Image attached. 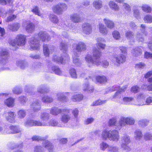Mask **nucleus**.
<instances>
[{
    "label": "nucleus",
    "mask_w": 152,
    "mask_h": 152,
    "mask_svg": "<svg viewBox=\"0 0 152 152\" xmlns=\"http://www.w3.org/2000/svg\"><path fill=\"white\" fill-rule=\"evenodd\" d=\"M145 65L142 63H140L137 64L135 65V67L137 68H142L145 67Z\"/></svg>",
    "instance_id": "obj_61"
},
{
    "label": "nucleus",
    "mask_w": 152,
    "mask_h": 152,
    "mask_svg": "<svg viewBox=\"0 0 152 152\" xmlns=\"http://www.w3.org/2000/svg\"><path fill=\"white\" fill-rule=\"evenodd\" d=\"M20 26V24L19 23H16L12 25H9V28L10 30L13 31H17Z\"/></svg>",
    "instance_id": "obj_43"
},
{
    "label": "nucleus",
    "mask_w": 152,
    "mask_h": 152,
    "mask_svg": "<svg viewBox=\"0 0 152 152\" xmlns=\"http://www.w3.org/2000/svg\"><path fill=\"white\" fill-rule=\"evenodd\" d=\"M50 52V50L49 49L48 47L46 45H45L43 47V53L45 55L48 56Z\"/></svg>",
    "instance_id": "obj_49"
},
{
    "label": "nucleus",
    "mask_w": 152,
    "mask_h": 152,
    "mask_svg": "<svg viewBox=\"0 0 152 152\" xmlns=\"http://www.w3.org/2000/svg\"><path fill=\"white\" fill-rule=\"evenodd\" d=\"M24 125L27 127L33 126H43V123L39 121L30 119L27 120L25 122Z\"/></svg>",
    "instance_id": "obj_12"
},
{
    "label": "nucleus",
    "mask_w": 152,
    "mask_h": 152,
    "mask_svg": "<svg viewBox=\"0 0 152 152\" xmlns=\"http://www.w3.org/2000/svg\"><path fill=\"white\" fill-rule=\"evenodd\" d=\"M82 28L83 33L86 35L90 34L92 31L91 26L88 23H83L82 26Z\"/></svg>",
    "instance_id": "obj_19"
},
{
    "label": "nucleus",
    "mask_w": 152,
    "mask_h": 152,
    "mask_svg": "<svg viewBox=\"0 0 152 152\" xmlns=\"http://www.w3.org/2000/svg\"><path fill=\"white\" fill-rule=\"evenodd\" d=\"M70 73L72 78H76L77 74L75 69H71L70 70Z\"/></svg>",
    "instance_id": "obj_52"
},
{
    "label": "nucleus",
    "mask_w": 152,
    "mask_h": 152,
    "mask_svg": "<svg viewBox=\"0 0 152 152\" xmlns=\"http://www.w3.org/2000/svg\"><path fill=\"white\" fill-rule=\"evenodd\" d=\"M141 7L142 10L144 12L147 13H150L151 12V7L147 4H143Z\"/></svg>",
    "instance_id": "obj_39"
},
{
    "label": "nucleus",
    "mask_w": 152,
    "mask_h": 152,
    "mask_svg": "<svg viewBox=\"0 0 152 152\" xmlns=\"http://www.w3.org/2000/svg\"><path fill=\"white\" fill-rule=\"evenodd\" d=\"M130 142L129 137L126 134L124 135L121 137V148L125 150H130V148L129 146V144Z\"/></svg>",
    "instance_id": "obj_10"
},
{
    "label": "nucleus",
    "mask_w": 152,
    "mask_h": 152,
    "mask_svg": "<svg viewBox=\"0 0 152 152\" xmlns=\"http://www.w3.org/2000/svg\"><path fill=\"white\" fill-rule=\"evenodd\" d=\"M61 57V58L55 56L54 57L53 59L55 61L62 64L64 63L65 61H68L69 59V56L66 53H64Z\"/></svg>",
    "instance_id": "obj_16"
},
{
    "label": "nucleus",
    "mask_w": 152,
    "mask_h": 152,
    "mask_svg": "<svg viewBox=\"0 0 152 152\" xmlns=\"http://www.w3.org/2000/svg\"><path fill=\"white\" fill-rule=\"evenodd\" d=\"M146 95L144 94H140L138 95L136 100L134 99V105L141 106L146 104L145 99Z\"/></svg>",
    "instance_id": "obj_11"
},
{
    "label": "nucleus",
    "mask_w": 152,
    "mask_h": 152,
    "mask_svg": "<svg viewBox=\"0 0 152 152\" xmlns=\"http://www.w3.org/2000/svg\"><path fill=\"white\" fill-rule=\"evenodd\" d=\"M70 19L72 22L75 23H78L81 21L79 15L77 13L71 15Z\"/></svg>",
    "instance_id": "obj_26"
},
{
    "label": "nucleus",
    "mask_w": 152,
    "mask_h": 152,
    "mask_svg": "<svg viewBox=\"0 0 152 152\" xmlns=\"http://www.w3.org/2000/svg\"><path fill=\"white\" fill-rule=\"evenodd\" d=\"M94 119L93 118H87L84 122L86 124H88L92 123L94 121Z\"/></svg>",
    "instance_id": "obj_57"
},
{
    "label": "nucleus",
    "mask_w": 152,
    "mask_h": 152,
    "mask_svg": "<svg viewBox=\"0 0 152 152\" xmlns=\"http://www.w3.org/2000/svg\"><path fill=\"white\" fill-rule=\"evenodd\" d=\"M144 57L147 59L151 58H152V54L150 53L146 52L144 54Z\"/></svg>",
    "instance_id": "obj_60"
},
{
    "label": "nucleus",
    "mask_w": 152,
    "mask_h": 152,
    "mask_svg": "<svg viewBox=\"0 0 152 152\" xmlns=\"http://www.w3.org/2000/svg\"><path fill=\"white\" fill-rule=\"evenodd\" d=\"M31 107L34 111L39 110L40 109V105L38 102H34L31 104Z\"/></svg>",
    "instance_id": "obj_40"
},
{
    "label": "nucleus",
    "mask_w": 152,
    "mask_h": 152,
    "mask_svg": "<svg viewBox=\"0 0 152 152\" xmlns=\"http://www.w3.org/2000/svg\"><path fill=\"white\" fill-rule=\"evenodd\" d=\"M125 119H128L129 120L126 121V124L129 125H132L134 124V120L132 118L130 117H125Z\"/></svg>",
    "instance_id": "obj_55"
},
{
    "label": "nucleus",
    "mask_w": 152,
    "mask_h": 152,
    "mask_svg": "<svg viewBox=\"0 0 152 152\" xmlns=\"http://www.w3.org/2000/svg\"><path fill=\"white\" fill-rule=\"evenodd\" d=\"M13 91L15 94H19L21 92V91L20 89L18 87L14 88L13 89Z\"/></svg>",
    "instance_id": "obj_62"
},
{
    "label": "nucleus",
    "mask_w": 152,
    "mask_h": 152,
    "mask_svg": "<svg viewBox=\"0 0 152 152\" xmlns=\"http://www.w3.org/2000/svg\"><path fill=\"white\" fill-rule=\"evenodd\" d=\"M112 35L114 38L116 40H118L120 38V33L117 31H114L113 32Z\"/></svg>",
    "instance_id": "obj_46"
},
{
    "label": "nucleus",
    "mask_w": 152,
    "mask_h": 152,
    "mask_svg": "<svg viewBox=\"0 0 152 152\" xmlns=\"http://www.w3.org/2000/svg\"><path fill=\"white\" fill-rule=\"evenodd\" d=\"M119 49L123 53L125 54L127 53V49L124 46L120 47Z\"/></svg>",
    "instance_id": "obj_58"
},
{
    "label": "nucleus",
    "mask_w": 152,
    "mask_h": 152,
    "mask_svg": "<svg viewBox=\"0 0 152 152\" xmlns=\"http://www.w3.org/2000/svg\"><path fill=\"white\" fill-rule=\"evenodd\" d=\"M93 56L95 58V60H94L91 55L88 54L85 57V58L87 64L89 67H91L93 65H96L98 66L101 63V61L99 58H96Z\"/></svg>",
    "instance_id": "obj_9"
},
{
    "label": "nucleus",
    "mask_w": 152,
    "mask_h": 152,
    "mask_svg": "<svg viewBox=\"0 0 152 152\" xmlns=\"http://www.w3.org/2000/svg\"><path fill=\"white\" fill-rule=\"evenodd\" d=\"M144 20L145 23H150L152 22V17L150 15H147L145 16Z\"/></svg>",
    "instance_id": "obj_47"
},
{
    "label": "nucleus",
    "mask_w": 152,
    "mask_h": 152,
    "mask_svg": "<svg viewBox=\"0 0 152 152\" xmlns=\"http://www.w3.org/2000/svg\"><path fill=\"white\" fill-rule=\"evenodd\" d=\"M142 137L141 132L139 130H136L134 134V138L136 140H139Z\"/></svg>",
    "instance_id": "obj_38"
},
{
    "label": "nucleus",
    "mask_w": 152,
    "mask_h": 152,
    "mask_svg": "<svg viewBox=\"0 0 152 152\" xmlns=\"http://www.w3.org/2000/svg\"><path fill=\"white\" fill-rule=\"evenodd\" d=\"M15 113L11 111L5 112L4 114V116L6 120L11 123L15 121Z\"/></svg>",
    "instance_id": "obj_13"
},
{
    "label": "nucleus",
    "mask_w": 152,
    "mask_h": 152,
    "mask_svg": "<svg viewBox=\"0 0 152 152\" xmlns=\"http://www.w3.org/2000/svg\"><path fill=\"white\" fill-rule=\"evenodd\" d=\"M129 120L128 119H125V117H121L119 121L118 129H120L121 126H124L126 124V121Z\"/></svg>",
    "instance_id": "obj_36"
},
{
    "label": "nucleus",
    "mask_w": 152,
    "mask_h": 152,
    "mask_svg": "<svg viewBox=\"0 0 152 152\" xmlns=\"http://www.w3.org/2000/svg\"><path fill=\"white\" fill-rule=\"evenodd\" d=\"M60 48L61 50H66L67 48L66 44L64 43H61L60 45Z\"/></svg>",
    "instance_id": "obj_59"
},
{
    "label": "nucleus",
    "mask_w": 152,
    "mask_h": 152,
    "mask_svg": "<svg viewBox=\"0 0 152 152\" xmlns=\"http://www.w3.org/2000/svg\"><path fill=\"white\" fill-rule=\"evenodd\" d=\"M139 89L140 88L138 86H134L131 88V91L132 93H136L139 91Z\"/></svg>",
    "instance_id": "obj_54"
},
{
    "label": "nucleus",
    "mask_w": 152,
    "mask_h": 152,
    "mask_svg": "<svg viewBox=\"0 0 152 152\" xmlns=\"http://www.w3.org/2000/svg\"><path fill=\"white\" fill-rule=\"evenodd\" d=\"M132 55L135 57H137L141 55L142 53V50L138 48H136L132 50Z\"/></svg>",
    "instance_id": "obj_31"
},
{
    "label": "nucleus",
    "mask_w": 152,
    "mask_h": 152,
    "mask_svg": "<svg viewBox=\"0 0 152 152\" xmlns=\"http://www.w3.org/2000/svg\"><path fill=\"white\" fill-rule=\"evenodd\" d=\"M127 87V85H125L121 88L117 86H115L112 87L108 88L107 89V93L111 92L115 90H118L115 94L113 96L111 100L113 101H115L121 98V94L124 92L126 89Z\"/></svg>",
    "instance_id": "obj_5"
},
{
    "label": "nucleus",
    "mask_w": 152,
    "mask_h": 152,
    "mask_svg": "<svg viewBox=\"0 0 152 152\" xmlns=\"http://www.w3.org/2000/svg\"><path fill=\"white\" fill-rule=\"evenodd\" d=\"M67 6L65 4L59 3L58 4L54 5L52 7L53 12L58 14H62L63 12L66 10Z\"/></svg>",
    "instance_id": "obj_8"
},
{
    "label": "nucleus",
    "mask_w": 152,
    "mask_h": 152,
    "mask_svg": "<svg viewBox=\"0 0 152 152\" xmlns=\"http://www.w3.org/2000/svg\"><path fill=\"white\" fill-rule=\"evenodd\" d=\"M58 126L61 127H64L65 125L64 124H59L55 119H52L49 122H44L43 123V126Z\"/></svg>",
    "instance_id": "obj_20"
},
{
    "label": "nucleus",
    "mask_w": 152,
    "mask_h": 152,
    "mask_svg": "<svg viewBox=\"0 0 152 152\" xmlns=\"http://www.w3.org/2000/svg\"><path fill=\"white\" fill-rule=\"evenodd\" d=\"M26 110L21 109L19 110L17 112V116L19 119L23 118L26 116Z\"/></svg>",
    "instance_id": "obj_29"
},
{
    "label": "nucleus",
    "mask_w": 152,
    "mask_h": 152,
    "mask_svg": "<svg viewBox=\"0 0 152 152\" xmlns=\"http://www.w3.org/2000/svg\"><path fill=\"white\" fill-rule=\"evenodd\" d=\"M49 19L51 22L57 24L59 21L57 16L53 14H51L50 15Z\"/></svg>",
    "instance_id": "obj_34"
},
{
    "label": "nucleus",
    "mask_w": 152,
    "mask_h": 152,
    "mask_svg": "<svg viewBox=\"0 0 152 152\" xmlns=\"http://www.w3.org/2000/svg\"><path fill=\"white\" fill-rule=\"evenodd\" d=\"M19 100L21 104H23L26 102L27 99L25 97L23 96H21L20 97Z\"/></svg>",
    "instance_id": "obj_63"
},
{
    "label": "nucleus",
    "mask_w": 152,
    "mask_h": 152,
    "mask_svg": "<svg viewBox=\"0 0 152 152\" xmlns=\"http://www.w3.org/2000/svg\"><path fill=\"white\" fill-rule=\"evenodd\" d=\"M101 137L102 139L105 140L108 139L110 141L117 142L119 140V135L118 132L116 130L108 131L105 129L102 132Z\"/></svg>",
    "instance_id": "obj_2"
},
{
    "label": "nucleus",
    "mask_w": 152,
    "mask_h": 152,
    "mask_svg": "<svg viewBox=\"0 0 152 152\" xmlns=\"http://www.w3.org/2000/svg\"><path fill=\"white\" fill-rule=\"evenodd\" d=\"M15 99L11 97L9 98L4 101V104L9 107H12L14 106Z\"/></svg>",
    "instance_id": "obj_25"
},
{
    "label": "nucleus",
    "mask_w": 152,
    "mask_h": 152,
    "mask_svg": "<svg viewBox=\"0 0 152 152\" xmlns=\"http://www.w3.org/2000/svg\"><path fill=\"white\" fill-rule=\"evenodd\" d=\"M110 145L107 143L104 142H102L100 144V148L101 150L104 151L106 149L109 147Z\"/></svg>",
    "instance_id": "obj_41"
},
{
    "label": "nucleus",
    "mask_w": 152,
    "mask_h": 152,
    "mask_svg": "<svg viewBox=\"0 0 152 152\" xmlns=\"http://www.w3.org/2000/svg\"><path fill=\"white\" fill-rule=\"evenodd\" d=\"M21 129L18 126H11L4 130V133L6 134L17 133L20 132Z\"/></svg>",
    "instance_id": "obj_14"
},
{
    "label": "nucleus",
    "mask_w": 152,
    "mask_h": 152,
    "mask_svg": "<svg viewBox=\"0 0 152 152\" xmlns=\"http://www.w3.org/2000/svg\"><path fill=\"white\" fill-rule=\"evenodd\" d=\"M108 5L110 9L115 11H118L119 10V6L113 1H110L109 2Z\"/></svg>",
    "instance_id": "obj_23"
},
{
    "label": "nucleus",
    "mask_w": 152,
    "mask_h": 152,
    "mask_svg": "<svg viewBox=\"0 0 152 152\" xmlns=\"http://www.w3.org/2000/svg\"><path fill=\"white\" fill-rule=\"evenodd\" d=\"M42 100L45 103H50L53 102V99L48 96L45 95L42 97Z\"/></svg>",
    "instance_id": "obj_44"
},
{
    "label": "nucleus",
    "mask_w": 152,
    "mask_h": 152,
    "mask_svg": "<svg viewBox=\"0 0 152 152\" xmlns=\"http://www.w3.org/2000/svg\"><path fill=\"white\" fill-rule=\"evenodd\" d=\"M96 79L97 82L100 83H104L107 81V79L104 76H96Z\"/></svg>",
    "instance_id": "obj_33"
},
{
    "label": "nucleus",
    "mask_w": 152,
    "mask_h": 152,
    "mask_svg": "<svg viewBox=\"0 0 152 152\" xmlns=\"http://www.w3.org/2000/svg\"><path fill=\"white\" fill-rule=\"evenodd\" d=\"M125 35L127 39L130 40L133 38L134 34L130 31H128L126 33Z\"/></svg>",
    "instance_id": "obj_53"
},
{
    "label": "nucleus",
    "mask_w": 152,
    "mask_h": 152,
    "mask_svg": "<svg viewBox=\"0 0 152 152\" xmlns=\"http://www.w3.org/2000/svg\"><path fill=\"white\" fill-rule=\"evenodd\" d=\"M107 151L108 152H118V149L116 146H110Z\"/></svg>",
    "instance_id": "obj_48"
},
{
    "label": "nucleus",
    "mask_w": 152,
    "mask_h": 152,
    "mask_svg": "<svg viewBox=\"0 0 152 152\" xmlns=\"http://www.w3.org/2000/svg\"><path fill=\"white\" fill-rule=\"evenodd\" d=\"M35 26L32 23H29L27 24L26 29V31L29 33H32L34 30Z\"/></svg>",
    "instance_id": "obj_28"
},
{
    "label": "nucleus",
    "mask_w": 152,
    "mask_h": 152,
    "mask_svg": "<svg viewBox=\"0 0 152 152\" xmlns=\"http://www.w3.org/2000/svg\"><path fill=\"white\" fill-rule=\"evenodd\" d=\"M26 37L22 34L18 35L15 39L10 42V44L13 46H23L26 43Z\"/></svg>",
    "instance_id": "obj_7"
},
{
    "label": "nucleus",
    "mask_w": 152,
    "mask_h": 152,
    "mask_svg": "<svg viewBox=\"0 0 152 152\" xmlns=\"http://www.w3.org/2000/svg\"><path fill=\"white\" fill-rule=\"evenodd\" d=\"M39 117L42 121V122H41L42 123L48 122V120L49 118V115L46 113H42L39 115Z\"/></svg>",
    "instance_id": "obj_27"
},
{
    "label": "nucleus",
    "mask_w": 152,
    "mask_h": 152,
    "mask_svg": "<svg viewBox=\"0 0 152 152\" xmlns=\"http://www.w3.org/2000/svg\"><path fill=\"white\" fill-rule=\"evenodd\" d=\"M104 23L110 29L113 28L114 26V22L110 20L105 18L103 19Z\"/></svg>",
    "instance_id": "obj_24"
},
{
    "label": "nucleus",
    "mask_w": 152,
    "mask_h": 152,
    "mask_svg": "<svg viewBox=\"0 0 152 152\" xmlns=\"http://www.w3.org/2000/svg\"><path fill=\"white\" fill-rule=\"evenodd\" d=\"M106 100H98L94 102L92 104L93 106H96L102 104L106 102Z\"/></svg>",
    "instance_id": "obj_51"
},
{
    "label": "nucleus",
    "mask_w": 152,
    "mask_h": 152,
    "mask_svg": "<svg viewBox=\"0 0 152 152\" xmlns=\"http://www.w3.org/2000/svg\"><path fill=\"white\" fill-rule=\"evenodd\" d=\"M134 99L131 97L125 96L120 101V103L122 104L134 105Z\"/></svg>",
    "instance_id": "obj_18"
},
{
    "label": "nucleus",
    "mask_w": 152,
    "mask_h": 152,
    "mask_svg": "<svg viewBox=\"0 0 152 152\" xmlns=\"http://www.w3.org/2000/svg\"><path fill=\"white\" fill-rule=\"evenodd\" d=\"M31 11L35 15H37L41 17H43L44 14L40 12L38 7L36 6L33 7Z\"/></svg>",
    "instance_id": "obj_32"
},
{
    "label": "nucleus",
    "mask_w": 152,
    "mask_h": 152,
    "mask_svg": "<svg viewBox=\"0 0 152 152\" xmlns=\"http://www.w3.org/2000/svg\"><path fill=\"white\" fill-rule=\"evenodd\" d=\"M8 52L5 49H3L1 50V51L0 52V56L3 59L5 58Z\"/></svg>",
    "instance_id": "obj_50"
},
{
    "label": "nucleus",
    "mask_w": 152,
    "mask_h": 152,
    "mask_svg": "<svg viewBox=\"0 0 152 152\" xmlns=\"http://www.w3.org/2000/svg\"><path fill=\"white\" fill-rule=\"evenodd\" d=\"M51 69L52 70L50 71L51 72H54L58 75H61V72L57 67L54 66L51 68Z\"/></svg>",
    "instance_id": "obj_42"
},
{
    "label": "nucleus",
    "mask_w": 152,
    "mask_h": 152,
    "mask_svg": "<svg viewBox=\"0 0 152 152\" xmlns=\"http://www.w3.org/2000/svg\"><path fill=\"white\" fill-rule=\"evenodd\" d=\"M92 5L96 10H99L102 7V2L101 0H95L93 1Z\"/></svg>",
    "instance_id": "obj_22"
},
{
    "label": "nucleus",
    "mask_w": 152,
    "mask_h": 152,
    "mask_svg": "<svg viewBox=\"0 0 152 152\" xmlns=\"http://www.w3.org/2000/svg\"><path fill=\"white\" fill-rule=\"evenodd\" d=\"M16 64L18 66L23 69L24 67V61L21 60L18 61L16 62Z\"/></svg>",
    "instance_id": "obj_56"
},
{
    "label": "nucleus",
    "mask_w": 152,
    "mask_h": 152,
    "mask_svg": "<svg viewBox=\"0 0 152 152\" xmlns=\"http://www.w3.org/2000/svg\"><path fill=\"white\" fill-rule=\"evenodd\" d=\"M152 103V97L149 96L148 97L145 101L146 104H149Z\"/></svg>",
    "instance_id": "obj_64"
},
{
    "label": "nucleus",
    "mask_w": 152,
    "mask_h": 152,
    "mask_svg": "<svg viewBox=\"0 0 152 152\" xmlns=\"http://www.w3.org/2000/svg\"><path fill=\"white\" fill-rule=\"evenodd\" d=\"M62 111V110H61L60 109L53 107L51 109L50 113L53 115H57Z\"/></svg>",
    "instance_id": "obj_35"
},
{
    "label": "nucleus",
    "mask_w": 152,
    "mask_h": 152,
    "mask_svg": "<svg viewBox=\"0 0 152 152\" xmlns=\"http://www.w3.org/2000/svg\"><path fill=\"white\" fill-rule=\"evenodd\" d=\"M113 60L115 61L116 63L121 64L124 62L126 60V56L123 55H118L114 54L113 56Z\"/></svg>",
    "instance_id": "obj_17"
},
{
    "label": "nucleus",
    "mask_w": 152,
    "mask_h": 152,
    "mask_svg": "<svg viewBox=\"0 0 152 152\" xmlns=\"http://www.w3.org/2000/svg\"><path fill=\"white\" fill-rule=\"evenodd\" d=\"M38 37H39L38 39L44 42L48 41L50 39V37L47 33L42 31H40L38 35L32 37L29 41V44L31 50H37L39 48L40 45L38 40L36 39Z\"/></svg>",
    "instance_id": "obj_1"
},
{
    "label": "nucleus",
    "mask_w": 152,
    "mask_h": 152,
    "mask_svg": "<svg viewBox=\"0 0 152 152\" xmlns=\"http://www.w3.org/2000/svg\"><path fill=\"white\" fill-rule=\"evenodd\" d=\"M53 146L52 144L48 140H45L43 142V147L40 145L35 146L34 148V152H46L47 150L49 152L53 151Z\"/></svg>",
    "instance_id": "obj_6"
},
{
    "label": "nucleus",
    "mask_w": 152,
    "mask_h": 152,
    "mask_svg": "<svg viewBox=\"0 0 152 152\" xmlns=\"http://www.w3.org/2000/svg\"><path fill=\"white\" fill-rule=\"evenodd\" d=\"M83 86L84 91H88L89 92H92L94 90L93 88L90 87L88 83H85Z\"/></svg>",
    "instance_id": "obj_45"
},
{
    "label": "nucleus",
    "mask_w": 152,
    "mask_h": 152,
    "mask_svg": "<svg viewBox=\"0 0 152 152\" xmlns=\"http://www.w3.org/2000/svg\"><path fill=\"white\" fill-rule=\"evenodd\" d=\"M69 110L67 109L62 110V111L64 113L61 115L60 120L63 124L66 123L70 119V117L68 114L69 113Z\"/></svg>",
    "instance_id": "obj_15"
},
{
    "label": "nucleus",
    "mask_w": 152,
    "mask_h": 152,
    "mask_svg": "<svg viewBox=\"0 0 152 152\" xmlns=\"http://www.w3.org/2000/svg\"><path fill=\"white\" fill-rule=\"evenodd\" d=\"M98 28L99 32L104 35H106L108 33V29L101 22L99 23Z\"/></svg>",
    "instance_id": "obj_21"
},
{
    "label": "nucleus",
    "mask_w": 152,
    "mask_h": 152,
    "mask_svg": "<svg viewBox=\"0 0 152 152\" xmlns=\"http://www.w3.org/2000/svg\"><path fill=\"white\" fill-rule=\"evenodd\" d=\"M57 95L58 100L63 102L67 101V98L64 96V93H58Z\"/></svg>",
    "instance_id": "obj_37"
},
{
    "label": "nucleus",
    "mask_w": 152,
    "mask_h": 152,
    "mask_svg": "<svg viewBox=\"0 0 152 152\" xmlns=\"http://www.w3.org/2000/svg\"><path fill=\"white\" fill-rule=\"evenodd\" d=\"M73 48L74 52L73 55V63L77 66H79L80 65V63L78 58L79 56V54L75 52V50L78 52H80L82 51L85 50L86 49V46L84 43L79 42L77 44H74L73 45Z\"/></svg>",
    "instance_id": "obj_3"
},
{
    "label": "nucleus",
    "mask_w": 152,
    "mask_h": 152,
    "mask_svg": "<svg viewBox=\"0 0 152 152\" xmlns=\"http://www.w3.org/2000/svg\"><path fill=\"white\" fill-rule=\"evenodd\" d=\"M83 98V96L81 94H77L73 95L72 98V101L74 102H79Z\"/></svg>",
    "instance_id": "obj_30"
},
{
    "label": "nucleus",
    "mask_w": 152,
    "mask_h": 152,
    "mask_svg": "<svg viewBox=\"0 0 152 152\" xmlns=\"http://www.w3.org/2000/svg\"><path fill=\"white\" fill-rule=\"evenodd\" d=\"M96 41L97 42L96 45L98 49L96 48L94 49L93 50V56L98 59L102 55V52L101 50L105 49L106 45L103 43L105 42V40L103 38H98Z\"/></svg>",
    "instance_id": "obj_4"
}]
</instances>
